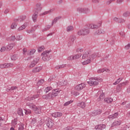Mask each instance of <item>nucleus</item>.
Wrapping results in <instances>:
<instances>
[{
  "mask_svg": "<svg viewBox=\"0 0 130 130\" xmlns=\"http://www.w3.org/2000/svg\"><path fill=\"white\" fill-rule=\"evenodd\" d=\"M100 56H101V54L99 53H94L91 55H90L88 51H85L82 55V58L87 60L82 62V64L85 65L88 64V63H91L92 60H94L96 57H100Z\"/></svg>",
  "mask_w": 130,
  "mask_h": 130,
  "instance_id": "1",
  "label": "nucleus"
},
{
  "mask_svg": "<svg viewBox=\"0 0 130 130\" xmlns=\"http://www.w3.org/2000/svg\"><path fill=\"white\" fill-rule=\"evenodd\" d=\"M60 89L59 88L54 89L52 90V92H50L47 95H43V99H46V100H50V99H53L54 97H56L59 94Z\"/></svg>",
  "mask_w": 130,
  "mask_h": 130,
  "instance_id": "2",
  "label": "nucleus"
},
{
  "mask_svg": "<svg viewBox=\"0 0 130 130\" xmlns=\"http://www.w3.org/2000/svg\"><path fill=\"white\" fill-rule=\"evenodd\" d=\"M26 105L28 106L30 109L34 110L37 114H40V113H41V108L40 107H37L34 104L30 102H26Z\"/></svg>",
  "mask_w": 130,
  "mask_h": 130,
  "instance_id": "3",
  "label": "nucleus"
},
{
  "mask_svg": "<svg viewBox=\"0 0 130 130\" xmlns=\"http://www.w3.org/2000/svg\"><path fill=\"white\" fill-rule=\"evenodd\" d=\"M102 79L98 77H92L90 79V81L87 83L90 86H97L99 84V82H102Z\"/></svg>",
  "mask_w": 130,
  "mask_h": 130,
  "instance_id": "4",
  "label": "nucleus"
},
{
  "mask_svg": "<svg viewBox=\"0 0 130 130\" xmlns=\"http://www.w3.org/2000/svg\"><path fill=\"white\" fill-rule=\"evenodd\" d=\"M50 51H45L41 54V56H42V59L44 61H48V60L51 59L52 56L50 54Z\"/></svg>",
  "mask_w": 130,
  "mask_h": 130,
  "instance_id": "5",
  "label": "nucleus"
},
{
  "mask_svg": "<svg viewBox=\"0 0 130 130\" xmlns=\"http://www.w3.org/2000/svg\"><path fill=\"white\" fill-rule=\"evenodd\" d=\"M77 37L75 35H72L69 37V40L68 43V46L70 47V46H73L75 43V41Z\"/></svg>",
  "mask_w": 130,
  "mask_h": 130,
  "instance_id": "6",
  "label": "nucleus"
},
{
  "mask_svg": "<svg viewBox=\"0 0 130 130\" xmlns=\"http://www.w3.org/2000/svg\"><path fill=\"white\" fill-rule=\"evenodd\" d=\"M102 26V21H100L97 23L95 24H90L89 25V28L90 29H93L94 30H96V29H98L100 28Z\"/></svg>",
  "mask_w": 130,
  "mask_h": 130,
  "instance_id": "7",
  "label": "nucleus"
},
{
  "mask_svg": "<svg viewBox=\"0 0 130 130\" xmlns=\"http://www.w3.org/2000/svg\"><path fill=\"white\" fill-rule=\"evenodd\" d=\"M77 12L79 13H83V14H88V13H90V9L86 8H79L77 9Z\"/></svg>",
  "mask_w": 130,
  "mask_h": 130,
  "instance_id": "8",
  "label": "nucleus"
},
{
  "mask_svg": "<svg viewBox=\"0 0 130 130\" xmlns=\"http://www.w3.org/2000/svg\"><path fill=\"white\" fill-rule=\"evenodd\" d=\"M39 59H40V58L39 57H38L34 59V60L31 62L30 66H29V68L30 69H32V68H34L35 66H36L37 63H38V62L39 61Z\"/></svg>",
  "mask_w": 130,
  "mask_h": 130,
  "instance_id": "9",
  "label": "nucleus"
},
{
  "mask_svg": "<svg viewBox=\"0 0 130 130\" xmlns=\"http://www.w3.org/2000/svg\"><path fill=\"white\" fill-rule=\"evenodd\" d=\"M37 121H38L39 123H42L43 120L41 119L40 118L35 117L31 119V121L30 122L31 124H35V123H36Z\"/></svg>",
  "mask_w": 130,
  "mask_h": 130,
  "instance_id": "10",
  "label": "nucleus"
},
{
  "mask_svg": "<svg viewBox=\"0 0 130 130\" xmlns=\"http://www.w3.org/2000/svg\"><path fill=\"white\" fill-rule=\"evenodd\" d=\"M46 122L47 123V126H48L49 128H51V127L53 126V121L49 118H47Z\"/></svg>",
  "mask_w": 130,
  "mask_h": 130,
  "instance_id": "11",
  "label": "nucleus"
},
{
  "mask_svg": "<svg viewBox=\"0 0 130 130\" xmlns=\"http://www.w3.org/2000/svg\"><path fill=\"white\" fill-rule=\"evenodd\" d=\"M85 87H86V85H85V84L81 83L78 85H76L75 87V89L77 91H81V90H83Z\"/></svg>",
  "mask_w": 130,
  "mask_h": 130,
  "instance_id": "12",
  "label": "nucleus"
},
{
  "mask_svg": "<svg viewBox=\"0 0 130 130\" xmlns=\"http://www.w3.org/2000/svg\"><path fill=\"white\" fill-rule=\"evenodd\" d=\"M121 123H122V121L121 120H116L112 123L111 127H113V126H118V125H120Z\"/></svg>",
  "mask_w": 130,
  "mask_h": 130,
  "instance_id": "13",
  "label": "nucleus"
},
{
  "mask_svg": "<svg viewBox=\"0 0 130 130\" xmlns=\"http://www.w3.org/2000/svg\"><path fill=\"white\" fill-rule=\"evenodd\" d=\"M98 94H101L98 99V101H102L104 98H105V93L103 92V90L98 92Z\"/></svg>",
  "mask_w": 130,
  "mask_h": 130,
  "instance_id": "14",
  "label": "nucleus"
},
{
  "mask_svg": "<svg viewBox=\"0 0 130 130\" xmlns=\"http://www.w3.org/2000/svg\"><path fill=\"white\" fill-rule=\"evenodd\" d=\"M26 19V16L23 15V16H21L18 17V18H15L14 19V22H23L24 20Z\"/></svg>",
  "mask_w": 130,
  "mask_h": 130,
  "instance_id": "15",
  "label": "nucleus"
},
{
  "mask_svg": "<svg viewBox=\"0 0 130 130\" xmlns=\"http://www.w3.org/2000/svg\"><path fill=\"white\" fill-rule=\"evenodd\" d=\"M118 112H116L114 114L108 116V118H109V119H115V118H118Z\"/></svg>",
  "mask_w": 130,
  "mask_h": 130,
  "instance_id": "16",
  "label": "nucleus"
},
{
  "mask_svg": "<svg viewBox=\"0 0 130 130\" xmlns=\"http://www.w3.org/2000/svg\"><path fill=\"white\" fill-rule=\"evenodd\" d=\"M105 127H106V126L105 125V124H103L97 125L95 126V129H100V130L104 129Z\"/></svg>",
  "mask_w": 130,
  "mask_h": 130,
  "instance_id": "17",
  "label": "nucleus"
},
{
  "mask_svg": "<svg viewBox=\"0 0 130 130\" xmlns=\"http://www.w3.org/2000/svg\"><path fill=\"white\" fill-rule=\"evenodd\" d=\"M14 46H16V44L14 43L9 44L7 46V49L8 51H10V50H12V49H13Z\"/></svg>",
  "mask_w": 130,
  "mask_h": 130,
  "instance_id": "18",
  "label": "nucleus"
},
{
  "mask_svg": "<svg viewBox=\"0 0 130 130\" xmlns=\"http://www.w3.org/2000/svg\"><path fill=\"white\" fill-rule=\"evenodd\" d=\"M40 93H42V91L41 90H39V92L37 93V94L34 95L31 98V99H28V102L29 100H34V99H37V98H38L40 95Z\"/></svg>",
  "mask_w": 130,
  "mask_h": 130,
  "instance_id": "19",
  "label": "nucleus"
},
{
  "mask_svg": "<svg viewBox=\"0 0 130 130\" xmlns=\"http://www.w3.org/2000/svg\"><path fill=\"white\" fill-rule=\"evenodd\" d=\"M37 18H38V11H35L32 16V19L34 22L37 21Z\"/></svg>",
  "mask_w": 130,
  "mask_h": 130,
  "instance_id": "20",
  "label": "nucleus"
},
{
  "mask_svg": "<svg viewBox=\"0 0 130 130\" xmlns=\"http://www.w3.org/2000/svg\"><path fill=\"white\" fill-rule=\"evenodd\" d=\"M100 34H105V31L102 29H99L94 33V35H100Z\"/></svg>",
  "mask_w": 130,
  "mask_h": 130,
  "instance_id": "21",
  "label": "nucleus"
},
{
  "mask_svg": "<svg viewBox=\"0 0 130 130\" xmlns=\"http://www.w3.org/2000/svg\"><path fill=\"white\" fill-rule=\"evenodd\" d=\"M42 9V6H41V4L40 3H38L36 5V9H35L36 12H40Z\"/></svg>",
  "mask_w": 130,
  "mask_h": 130,
  "instance_id": "22",
  "label": "nucleus"
},
{
  "mask_svg": "<svg viewBox=\"0 0 130 130\" xmlns=\"http://www.w3.org/2000/svg\"><path fill=\"white\" fill-rule=\"evenodd\" d=\"M41 70H42V67H36L33 69L32 73H38V72H40Z\"/></svg>",
  "mask_w": 130,
  "mask_h": 130,
  "instance_id": "23",
  "label": "nucleus"
},
{
  "mask_svg": "<svg viewBox=\"0 0 130 130\" xmlns=\"http://www.w3.org/2000/svg\"><path fill=\"white\" fill-rule=\"evenodd\" d=\"M17 21H14L13 20V22L11 25V29H16L17 28V26H18V23H17Z\"/></svg>",
  "mask_w": 130,
  "mask_h": 130,
  "instance_id": "24",
  "label": "nucleus"
},
{
  "mask_svg": "<svg viewBox=\"0 0 130 130\" xmlns=\"http://www.w3.org/2000/svg\"><path fill=\"white\" fill-rule=\"evenodd\" d=\"M66 31L67 32H72V31H74V26L72 25H69L67 26L66 28Z\"/></svg>",
  "mask_w": 130,
  "mask_h": 130,
  "instance_id": "25",
  "label": "nucleus"
},
{
  "mask_svg": "<svg viewBox=\"0 0 130 130\" xmlns=\"http://www.w3.org/2000/svg\"><path fill=\"white\" fill-rule=\"evenodd\" d=\"M61 18V16H59L55 18L52 22V26H53V24H56L57 21H58V20H60Z\"/></svg>",
  "mask_w": 130,
  "mask_h": 130,
  "instance_id": "26",
  "label": "nucleus"
},
{
  "mask_svg": "<svg viewBox=\"0 0 130 130\" xmlns=\"http://www.w3.org/2000/svg\"><path fill=\"white\" fill-rule=\"evenodd\" d=\"M104 101L106 102V103H112V101H113V99L111 98H107L104 99Z\"/></svg>",
  "mask_w": 130,
  "mask_h": 130,
  "instance_id": "27",
  "label": "nucleus"
},
{
  "mask_svg": "<svg viewBox=\"0 0 130 130\" xmlns=\"http://www.w3.org/2000/svg\"><path fill=\"white\" fill-rule=\"evenodd\" d=\"M83 31V35L84 36L86 35H88L90 33V30L87 29V28H83L82 29Z\"/></svg>",
  "mask_w": 130,
  "mask_h": 130,
  "instance_id": "28",
  "label": "nucleus"
},
{
  "mask_svg": "<svg viewBox=\"0 0 130 130\" xmlns=\"http://www.w3.org/2000/svg\"><path fill=\"white\" fill-rule=\"evenodd\" d=\"M78 106L81 107V108H85V107H86V103H85L84 102H82L80 103H78Z\"/></svg>",
  "mask_w": 130,
  "mask_h": 130,
  "instance_id": "29",
  "label": "nucleus"
},
{
  "mask_svg": "<svg viewBox=\"0 0 130 130\" xmlns=\"http://www.w3.org/2000/svg\"><path fill=\"white\" fill-rule=\"evenodd\" d=\"M36 52V50L35 49H33L29 51H27V55H33V54L35 53V52Z\"/></svg>",
  "mask_w": 130,
  "mask_h": 130,
  "instance_id": "30",
  "label": "nucleus"
},
{
  "mask_svg": "<svg viewBox=\"0 0 130 130\" xmlns=\"http://www.w3.org/2000/svg\"><path fill=\"white\" fill-rule=\"evenodd\" d=\"M54 89H53L51 86H48L47 87L45 88V89H44V92H45V93H48V92H49L50 91H52V90H53Z\"/></svg>",
  "mask_w": 130,
  "mask_h": 130,
  "instance_id": "31",
  "label": "nucleus"
},
{
  "mask_svg": "<svg viewBox=\"0 0 130 130\" xmlns=\"http://www.w3.org/2000/svg\"><path fill=\"white\" fill-rule=\"evenodd\" d=\"M17 114L20 116H24V114H23V109L19 108L17 111Z\"/></svg>",
  "mask_w": 130,
  "mask_h": 130,
  "instance_id": "32",
  "label": "nucleus"
},
{
  "mask_svg": "<svg viewBox=\"0 0 130 130\" xmlns=\"http://www.w3.org/2000/svg\"><path fill=\"white\" fill-rule=\"evenodd\" d=\"M15 64L13 63H6V69H10V68H13Z\"/></svg>",
  "mask_w": 130,
  "mask_h": 130,
  "instance_id": "33",
  "label": "nucleus"
},
{
  "mask_svg": "<svg viewBox=\"0 0 130 130\" xmlns=\"http://www.w3.org/2000/svg\"><path fill=\"white\" fill-rule=\"evenodd\" d=\"M66 64L58 65L55 67L56 70H59V69H63L66 68Z\"/></svg>",
  "mask_w": 130,
  "mask_h": 130,
  "instance_id": "34",
  "label": "nucleus"
},
{
  "mask_svg": "<svg viewBox=\"0 0 130 130\" xmlns=\"http://www.w3.org/2000/svg\"><path fill=\"white\" fill-rule=\"evenodd\" d=\"M59 85L61 86H67L68 85V81L67 80H64L59 83Z\"/></svg>",
  "mask_w": 130,
  "mask_h": 130,
  "instance_id": "35",
  "label": "nucleus"
},
{
  "mask_svg": "<svg viewBox=\"0 0 130 130\" xmlns=\"http://www.w3.org/2000/svg\"><path fill=\"white\" fill-rule=\"evenodd\" d=\"M81 56H82V54L79 53L73 56V58H74V59H78V58H80V57Z\"/></svg>",
  "mask_w": 130,
  "mask_h": 130,
  "instance_id": "36",
  "label": "nucleus"
},
{
  "mask_svg": "<svg viewBox=\"0 0 130 130\" xmlns=\"http://www.w3.org/2000/svg\"><path fill=\"white\" fill-rule=\"evenodd\" d=\"M11 60H17L18 59V55L14 54L11 57Z\"/></svg>",
  "mask_w": 130,
  "mask_h": 130,
  "instance_id": "37",
  "label": "nucleus"
},
{
  "mask_svg": "<svg viewBox=\"0 0 130 130\" xmlns=\"http://www.w3.org/2000/svg\"><path fill=\"white\" fill-rule=\"evenodd\" d=\"M77 35H78L79 36H84L83 29L79 30L77 32Z\"/></svg>",
  "mask_w": 130,
  "mask_h": 130,
  "instance_id": "38",
  "label": "nucleus"
},
{
  "mask_svg": "<svg viewBox=\"0 0 130 130\" xmlns=\"http://www.w3.org/2000/svg\"><path fill=\"white\" fill-rule=\"evenodd\" d=\"M44 46H42L41 47H39L38 48V52H41V51H43V50H44Z\"/></svg>",
  "mask_w": 130,
  "mask_h": 130,
  "instance_id": "39",
  "label": "nucleus"
},
{
  "mask_svg": "<svg viewBox=\"0 0 130 130\" xmlns=\"http://www.w3.org/2000/svg\"><path fill=\"white\" fill-rule=\"evenodd\" d=\"M43 83H44V80L43 79H41L40 80L38 83H37V85L38 86H41V85L43 84Z\"/></svg>",
  "mask_w": 130,
  "mask_h": 130,
  "instance_id": "40",
  "label": "nucleus"
},
{
  "mask_svg": "<svg viewBox=\"0 0 130 130\" xmlns=\"http://www.w3.org/2000/svg\"><path fill=\"white\" fill-rule=\"evenodd\" d=\"M73 102H74V101H72L70 100L68 102H66L64 104V106H69V105H70V104L73 103Z\"/></svg>",
  "mask_w": 130,
  "mask_h": 130,
  "instance_id": "41",
  "label": "nucleus"
},
{
  "mask_svg": "<svg viewBox=\"0 0 130 130\" xmlns=\"http://www.w3.org/2000/svg\"><path fill=\"white\" fill-rule=\"evenodd\" d=\"M121 84H119L116 87V91L117 92H120L121 91Z\"/></svg>",
  "mask_w": 130,
  "mask_h": 130,
  "instance_id": "42",
  "label": "nucleus"
},
{
  "mask_svg": "<svg viewBox=\"0 0 130 130\" xmlns=\"http://www.w3.org/2000/svg\"><path fill=\"white\" fill-rule=\"evenodd\" d=\"M26 28V26L24 25H22L21 26H20L18 29L17 30L18 31H22V30H24V29Z\"/></svg>",
  "mask_w": 130,
  "mask_h": 130,
  "instance_id": "43",
  "label": "nucleus"
},
{
  "mask_svg": "<svg viewBox=\"0 0 130 130\" xmlns=\"http://www.w3.org/2000/svg\"><path fill=\"white\" fill-rule=\"evenodd\" d=\"M129 15H130V12L128 11H126L123 14V17H128L129 16Z\"/></svg>",
  "mask_w": 130,
  "mask_h": 130,
  "instance_id": "44",
  "label": "nucleus"
},
{
  "mask_svg": "<svg viewBox=\"0 0 130 130\" xmlns=\"http://www.w3.org/2000/svg\"><path fill=\"white\" fill-rule=\"evenodd\" d=\"M18 130H24V124H20L19 125Z\"/></svg>",
  "mask_w": 130,
  "mask_h": 130,
  "instance_id": "45",
  "label": "nucleus"
},
{
  "mask_svg": "<svg viewBox=\"0 0 130 130\" xmlns=\"http://www.w3.org/2000/svg\"><path fill=\"white\" fill-rule=\"evenodd\" d=\"M0 69H7L6 63L0 64Z\"/></svg>",
  "mask_w": 130,
  "mask_h": 130,
  "instance_id": "46",
  "label": "nucleus"
},
{
  "mask_svg": "<svg viewBox=\"0 0 130 130\" xmlns=\"http://www.w3.org/2000/svg\"><path fill=\"white\" fill-rule=\"evenodd\" d=\"M18 120L17 119H14L12 121V125H17V122Z\"/></svg>",
  "mask_w": 130,
  "mask_h": 130,
  "instance_id": "47",
  "label": "nucleus"
},
{
  "mask_svg": "<svg viewBox=\"0 0 130 130\" xmlns=\"http://www.w3.org/2000/svg\"><path fill=\"white\" fill-rule=\"evenodd\" d=\"M24 113L26 115L27 114H31V111L30 110H24Z\"/></svg>",
  "mask_w": 130,
  "mask_h": 130,
  "instance_id": "48",
  "label": "nucleus"
},
{
  "mask_svg": "<svg viewBox=\"0 0 130 130\" xmlns=\"http://www.w3.org/2000/svg\"><path fill=\"white\" fill-rule=\"evenodd\" d=\"M22 38L23 37H22V36H17L16 38V40H17V41H20V40H22Z\"/></svg>",
  "mask_w": 130,
  "mask_h": 130,
  "instance_id": "49",
  "label": "nucleus"
},
{
  "mask_svg": "<svg viewBox=\"0 0 130 130\" xmlns=\"http://www.w3.org/2000/svg\"><path fill=\"white\" fill-rule=\"evenodd\" d=\"M64 130H73L74 129V127L73 126H67L64 128Z\"/></svg>",
  "mask_w": 130,
  "mask_h": 130,
  "instance_id": "50",
  "label": "nucleus"
},
{
  "mask_svg": "<svg viewBox=\"0 0 130 130\" xmlns=\"http://www.w3.org/2000/svg\"><path fill=\"white\" fill-rule=\"evenodd\" d=\"M5 50H7V47H5V46H3L1 50H0V51L1 52H5Z\"/></svg>",
  "mask_w": 130,
  "mask_h": 130,
  "instance_id": "51",
  "label": "nucleus"
},
{
  "mask_svg": "<svg viewBox=\"0 0 130 130\" xmlns=\"http://www.w3.org/2000/svg\"><path fill=\"white\" fill-rule=\"evenodd\" d=\"M4 121H5V119L3 118V117H0V126L2 125V124H3V122H4Z\"/></svg>",
  "mask_w": 130,
  "mask_h": 130,
  "instance_id": "52",
  "label": "nucleus"
},
{
  "mask_svg": "<svg viewBox=\"0 0 130 130\" xmlns=\"http://www.w3.org/2000/svg\"><path fill=\"white\" fill-rule=\"evenodd\" d=\"M95 112H96L97 115H99V114H101V113H102V110H96Z\"/></svg>",
  "mask_w": 130,
  "mask_h": 130,
  "instance_id": "53",
  "label": "nucleus"
},
{
  "mask_svg": "<svg viewBox=\"0 0 130 130\" xmlns=\"http://www.w3.org/2000/svg\"><path fill=\"white\" fill-rule=\"evenodd\" d=\"M68 60H75V58H74V56H70L68 57Z\"/></svg>",
  "mask_w": 130,
  "mask_h": 130,
  "instance_id": "54",
  "label": "nucleus"
},
{
  "mask_svg": "<svg viewBox=\"0 0 130 130\" xmlns=\"http://www.w3.org/2000/svg\"><path fill=\"white\" fill-rule=\"evenodd\" d=\"M125 49L126 50L130 49V43L128 44L127 45H126L124 47Z\"/></svg>",
  "mask_w": 130,
  "mask_h": 130,
  "instance_id": "55",
  "label": "nucleus"
},
{
  "mask_svg": "<svg viewBox=\"0 0 130 130\" xmlns=\"http://www.w3.org/2000/svg\"><path fill=\"white\" fill-rule=\"evenodd\" d=\"M10 38L11 41H15V40H16V37L15 36H13L11 37Z\"/></svg>",
  "mask_w": 130,
  "mask_h": 130,
  "instance_id": "56",
  "label": "nucleus"
},
{
  "mask_svg": "<svg viewBox=\"0 0 130 130\" xmlns=\"http://www.w3.org/2000/svg\"><path fill=\"white\" fill-rule=\"evenodd\" d=\"M62 116V113L59 112H57V117H60Z\"/></svg>",
  "mask_w": 130,
  "mask_h": 130,
  "instance_id": "57",
  "label": "nucleus"
},
{
  "mask_svg": "<svg viewBox=\"0 0 130 130\" xmlns=\"http://www.w3.org/2000/svg\"><path fill=\"white\" fill-rule=\"evenodd\" d=\"M52 10H49L48 11H46L45 12H44L43 13H42V15L43 16V15H47V14H49V13H51Z\"/></svg>",
  "mask_w": 130,
  "mask_h": 130,
  "instance_id": "58",
  "label": "nucleus"
},
{
  "mask_svg": "<svg viewBox=\"0 0 130 130\" xmlns=\"http://www.w3.org/2000/svg\"><path fill=\"white\" fill-rule=\"evenodd\" d=\"M83 49L81 48H78L76 49L77 52H83Z\"/></svg>",
  "mask_w": 130,
  "mask_h": 130,
  "instance_id": "59",
  "label": "nucleus"
},
{
  "mask_svg": "<svg viewBox=\"0 0 130 130\" xmlns=\"http://www.w3.org/2000/svg\"><path fill=\"white\" fill-rule=\"evenodd\" d=\"M125 22V20L122 18H119L118 23H124Z\"/></svg>",
  "mask_w": 130,
  "mask_h": 130,
  "instance_id": "60",
  "label": "nucleus"
},
{
  "mask_svg": "<svg viewBox=\"0 0 130 130\" xmlns=\"http://www.w3.org/2000/svg\"><path fill=\"white\" fill-rule=\"evenodd\" d=\"M92 116H96L97 115V113L96 111H93V112L91 113Z\"/></svg>",
  "mask_w": 130,
  "mask_h": 130,
  "instance_id": "61",
  "label": "nucleus"
},
{
  "mask_svg": "<svg viewBox=\"0 0 130 130\" xmlns=\"http://www.w3.org/2000/svg\"><path fill=\"white\" fill-rule=\"evenodd\" d=\"M100 1L101 0H91V2L94 4H99V2H100Z\"/></svg>",
  "mask_w": 130,
  "mask_h": 130,
  "instance_id": "62",
  "label": "nucleus"
},
{
  "mask_svg": "<svg viewBox=\"0 0 130 130\" xmlns=\"http://www.w3.org/2000/svg\"><path fill=\"white\" fill-rule=\"evenodd\" d=\"M114 1L115 0H109L107 1L106 4L107 5H109L111 3H112V2H114Z\"/></svg>",
  "mask_w": 130,
  "mask_h": 130,
  "instance_id": "63",
  "label": "nucleus"
},
{
  "mask_svg": "<svg viewBox=\"0 0 130 130\" xmlns=\"http://www.w3.org/2000/svg\"><path fill=\"white\" fill-rule=\"evenodd\" d=\"M105 71V70L104 69H99V70H98V73L99 74H100L101 73H104V72Z\"/></svg>",
  "mask_w": 130,
  "mask_h": 130,
  "instance_id": "64",
  "label": "nucleus"
}]
</instances>
